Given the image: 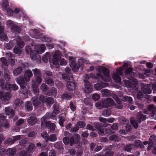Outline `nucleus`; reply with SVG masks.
<instances>
[{
	"label": "nucleus",
	"instance_id": "f257e3e1",
	"mask_svg": "<svg viewBox=\"0 0 156 156\" xmlns=\"http://www.w3.org/2000/svg\"><path fill=\"white\" fill-rule=\"evenodd\" d=\"M34 75L35 76L36 79L32 80V87L34 94L36 95H37L39 93L38 86L41 83L42 79V75L41 73V70L35 68L32 69Z\"/></svg>",
	"mask_w": 156,
	"mask_h": 156
},
{
	"label": "nucleus",
	"instance_id": "f03ea898",
	"mask_svg": "<svg viewBox=\"0 0 156 156\" xmlns=\"http://www.w3.org/2000/svg\"><path fill=\"white\" fill-rule=\"evenodd\" d=\"M96 70L99 72H102L104 75L103 76L101 73H98L97 76L99 78H101L103 80L106 82H109L111 78L109 77V69L107 68L99 66L97 67Z\"/></svg>",
	"mask_w": 156,
	"mask_h": 156
},
{
	"label": "nucleus",
	"instance_id": "7ed1b4c3",
	"mask_svg": "<svg viewBox=\"0 0 156 156\" xmlns=\"http://www.w3.org/2000/svg\"><path fill=\"white\" fill-rule=\"evenodd\" d=\"M17 83L20 86V89L22 90V94L24 95V97H28V94L27 88L28 86L27 85V83H26V81L24 78L22 76H20L16 79Z\"/></svg>",
	"mask_w": 156,
	"mask_h": 156
},
{
	"label": "nucleus",
	"instance_id": "20e7f679",
	"mask_svg": "<svg viewBox=\"0 0 156 156\" xmlns=\"http://www.w3.org/2000/svg\"><path fill=\"white\" fill-rule=\"evenodd\" d=\"M60 56V52L59 51H56L55 54L53 59V64L55 65L56 67L59 66V61L61 65L65 66L67 63L66 61L64 58H61Z\"/></svg>",
	"mask_w": 156,
	"mask_h": 156
},
{
	"label": "nucleus",
	"instance_id": "39448f33",
	"mask_svg": "<svg viewBox=\"0 0 156 156\" xmlns=\"http://www.w3.org/2000/svg\"><path fill=\"white\" fill-rule=\"evenodd\" d=\"M115 105L114 101L111 98H106L103 100L101 102H97L95 105L98 109H101L104 107L108 108Z\"/></svg>",
	"mask_w": 156,
	"mask_h": 156
},
{
	"label": "nucleus",
	"instance_id": "423d86ee",
	"mask_svg": "<svg viewBox=\"0 0 156 156\" xmlns=\"http://www.w3.org/2000/svg\"><path fill=\"white\" fill-rule=\"evenodd\" d=\"M141 90L144 94H150L151 93L152 90L151 88L152 87L153 91H156V83L151 84L150 85L149 84H141Z\"/></svg>",
	"mask_w": 156,
	"mask_h": 156
},
{
	"label": "nucleus",
	"instance_id": "0eeeda50",
	"mask_svg": "<svg viewBox=\"0 0 156 156\" xmlns=\"http://www.w3.org/2000/svg\"><path fill=\"white\" fill-rule=\"evenodd\" d=\"M101 94L104 97H112V98H118L119 96L121 98H131L130 97L124 96L121 93L119 96L114 94L112 92L110 91L107 89H103L101 90Z\"/></svg>",
	"mask_w": 156,
	"mask_h": 156
},
{
	"label": "nucleus",
	"instance_id": "6e6552de",
	"mask_svg": "<svg viewBox=\"0 0 156 156\" xmlns=\"http://www.w3.org/2000/svg\"><path fill=\"white\" fill-rule=\"evenodd\" d=\"M7 26L11 29V31L14 33H19L21 30L20 27L15 25L13 22L8 20L6 22Z\"/></svg>",
	"mask_w": 156,
	"mask_h": 156
},
{
	"label": "nucleus",
	"instance_id": "1a4fd4ad",
	"mask_svg": "<svg viewBox=\"0 0 156 156\" xmlns=\"http://www.w3.org/2000/svg\"><path fill=\"white\" fill-rule=\"evenodd\" d=\"M51 118L55 120L56 119L55 115H54L52 113H47L46 115L41 119V125L42 127H43L44 126L47 125L48 124L46 122V120L47 118Z\"/></svg>",
	"mask_w": 156,
	"mask_h": 156
},
{
	"label": "nucleus",
	"instance_id": "9d476101",
	"mask_svg": "<svg viewBox=\"0 0 156 156\" xmlns=\"http://www.w3.org/2000/svg\"><path fill=\"white\" fill-rule=\"evenodd\" d=\"M65 72L68 75V76H67L66 74L63 73L62 75V77L65 80L68 81L70 80V77L71 78H73V76L72 74L71 73V69L69 68L68 67L66 68L65 69Z\"/></svg>",
	"mask_w": 156,
	"mask_h": 156
},
{
	"label": "nucleus",
	"instance_id": "9b49d317",
	"mask_svg": "<svg viewBox=\"0 0 156 156\" xmlns=\"http://www.w3.org/2000/svg\"><path fill=\"white\" fill-rule=\"evenodd\" d=\"M149 111L151 113V117L154 119H156V108L153 105H150L148 106Z\"/></svg>",
	"mask_w": 156,
	"mask_h": 156
},
{
	"label": "nucleus",
	"instance_id": "f8f14e48",
	"mask_svg": "<svg viewBox=\"0 0 156 156\" xmlns=\"http://www.w3.org/2000/svg\"><path fill=\"white\" fill-rule=\"evenodd\" d=\"M80 139L79 135L75 134L71 138L69 144L71 146H72L74 144H77Z\"/></svg>",
	"mask_w": 156,
	"mask_h": 156
},
{
	"label": "nucleus",
	"instance_id": "ddd939ff",
	"mask_svg": "<svg viewBox=\"0 0 156 156\" xmlns=\"http://www.w3.org/2000/svg\"><path fill=\"white\" fill-rule=\"evenodd\" d=\"M33 75L32 72L30 70H26L24 75V77L26 82H29L30 78L33 76Z\"/></svg>",
	"mask_w": 156,
	"mask_h": 156
},
{
	"label": "nucleus",
	"instance_id": "4468645a",
	"mask_svg": "<svg viewBox=\"0 0 156 156\" xmlns=\"http://www.w3.org/2000/svg\"><path fill=\"white\" fill-rule=\"evenodd\" d=\"M5 88L6 89L9 91L11 90V88L13 90H17L19 89L18 86L16 84H14L11 85L9 82L6 83Z\"/></svg>",
	"mask_w": 156,
	"mask_h": 156
},
{
	"label": "nucleus",
	"instance_id": "2eb2a0df",
	"mask_svg": "<svg viewBox=\"0 0 156 156\" xmlns=\"http://www.w3.org/2000/svg\"><path fill=\"white\" fill-rule=\"evenodd\" d=\"M85 87L84 93L85 94H88L92 91V87L89 82H86L85 83Z\"/></svg>",
	"mask_w": 156,
	"mask_h": 156
},
{
	"label": "nucleus",
	"instance_id": "dca6fc26",
	"mask_svg": "<svg viewBox=\"0 0 156 156\" xmlns=\"http://www.w3.org/2000/svg\"><path fill=\"white\" fill-rule=\"evenodd\" d=\"M40 100L42 101L43 103H45L47 106L50 107L51 104H52L54 102V100L53 98H41Z\"/></svg>",
	"mask_w": 156,
	"mask_h": 156
},
{
	"label": "nucleus",
	"instance_id": "f3484780",
	"mask_svg": "<svg viewBox=\"0 0 156 156\" xmlns=\"http://www.w3.org/2000/svg\"><path fill=\"white\" fill-rule=\"evenodd\" d=\"M45 49V45L43 44H41L40 46L38 45H36L35 47V51L39 54L42 53L44 51Z\"/></svg>",
	"mask_w": 156,
	"mask_h": 156
},
{
	"label": "nucleus",
	"instance_id": "a211bd4d",
	"mask_svg": "<svg viewBox=\"0 0 156 156\" xmlns=\"http://www.w3.org/2000/svg\"><path fill=\"white\" fill-rule=\"evenodd\" d=\"M156 137L154 135H153L151 136L149 139V141L148 143V150H151L153 146L154 142L156 140Z\"/></svg>",
	"mask_w": 156,
	"mask_h": 156
},
{
	"label": "nucleus",
	"instance_id": "6ab92c4d",
	"mask_svg": "<svg viewBox=\"0 0 156 156\" xmlns=\"http://www.w3.org/2000/svg\"><path fill=\"white\" fill-rule=\"evenodd\" d=\"M5 111L6 114L9 116V118H12L14 115L13 110L10 109L9 107L5 108Z\"/></svg>",
	"mask_w": 156,
	"mask_h": 156
},
{
	"label": "nucleus",
	"instance_id": "aec40b11",
	"mask_svg": "<svg viewBox=\"0 0 156 156\" xmlns=\"http://www.w3.org/2000/svg\"><path fill=\"white\" fill-rule=\"evenodd\" d=\"M108 86L107 83H102V84L97 83L94 85V87L97 90H100L102 88L107 87Z\"/></svg>",
	"mask_w": 156,
	"mask_h": 156
},
{
	"label": "nucleus",
	"instance_id": "412c9836",
	"mask_svg": "<svg viewBox=\"0 0 156 156\" xmlns=\"http://www.w3.org/2000/svg\"><path fill=\"white\" fill-rule=\"evenodd\" d=\"M127 67L128 65L126 63L124 64L123 66L121 67L119 69H116V74L119 75H123V73L122 71L123 69V68H126Z\"/></svg>",
	"mask_w": 156,
	"mask_h": 156
},
{
	"label": "nucleus",
	"instance_id": "4be33fe9",
	"mask_svg": "<svg viewBox=\"0 0 156 156\" xmlns=\"http://www.w3.org/2000/svg\"><path fill=\"white\" fill-rule=\"evenodd\" d=\"M9 56V62L11 64V66H12L14 64L15 62L14 61V57L13 56L11 52H9L7 53Z\"/></svg>",
	"mask_w": 156,
	"mask_h": 156
},
{
	"label": "nucleus",
	"instance_id": "5701e85b",
	"mask_svg": "<svg viewBox=\"0 0 156 156\" xmlns=\"http://www.w3.org/2000/svg\"><path fill=\"white\" fill-rule=\"evenodd\" d=\"M57 93V89L54 87H52L51 90L48 93V95L49 96H52L55 97Z\"/></svg>",
	"mask_w": 156,
	"mask_h": 156
},
{
	"label": "nucleus",
	"instance_id": "b1692460",
	"mask_svg": "<svg viewBox=\"0 0 156 156\" xmlns=\"http://www.w3.org/2000/svg\"><path fill=\"white\" fill-rule=\"evenodd\" d=\"M137 119L139 122L140 123L142 121L146 119V116L141 112H139L137 115Z\"/></svg>",
	"mask_w": 156,
	"mask_h": 156
},
{
	"label": "nucleus",
	"instance_id": "393cba45",
	"mask_svg": "<svg viewBox=\"0 0 156 156\" xmlns=\"http://www.w3.org/2000/svg\"><path fill=\"white\" fill-rule=\"evenodd\" d=\"M22 70V68L19 66L13 70V73L15 76H17L21 73Z\"/></svg>",
	"mask_w": 156,
	"mask_h": 156
},
{
	"label": "nucleus",
	"instance_id": "a878e982",
	"mask_svg": "<svg viewBox=\"0 0 156 156\" xmlns=\"http://www.w3.org/2000/svg\"><path fill=\"white\" fill-rule=\"evenodd\" d=\"M67 86L70 90H73L75 87V85L74 83L72 81H68L67 83Z\"/></svg>",
	"mask_w": 156,
	"mask_h": 156
},
{
	"label": "nucleus",
	"instance_id": "bb28decb",
	"mask_svg": "<svg viewBox=\"0 0 156 156\" xmlns=\"http://www.w3.org/2000/svg\"><path fill=\"white\" fill-rule=\"evenodd\" d=\"M82 63L79 62L78 64V63L76 64L75 63L74 65H73V66H70V67L72 68L73 71L76 72L79 69V67H82Z\"/></svg>",
	"mask_w": 156,
	"mask_h": 156
},
{
	"label": "nucleus",
	"instance_id": "cd10ccee",
	"mask_svg": "<svg viewBox=\"0 0 156 156\" xmlns=\"http://www.w3.org/2000/svg\"><path fill=\"white\" fill-rule=\"evenodd\" d=\"M119 75L116 73H113L112 77L113 79L116 82L119 83L121 80V78Z\"/></svg>",
	"mask_w": 156,
	"mask_h": 156
},
{
	"label": "nucleus",
	"instance_id": "c85d7f7f",
	"mask_svg": "<svg viewBox=\"0 0 156 156\" xmlns=\"http://www.w3.org/2000/svg\"><path fill=\"white\" fill-rule=\"evenodd\" d=\"M4 76L6 81H9V80L10 78L9 72L7 69H4Z\"/></svg>",
	"mask_w": 156,
	"mask_h": 156
},
{
	"label": "nucleus",
	"instance_id": "c756f323",
	"mask_svg": "<svg viewBox=\"0 0 156 156\" xmlns=\"http://www.w3.org/2000/svg\"><path fill=\"white\" fill-rule=\"evenodd\" d=\"M37 120L36 117H30L28 120L29 124L31 125H34L37 122Z\"/></svg>",
	"mask_w": 156,
	"mask_h": 156
},
{
	"label": "nucleus",
	"instance_id": "7c9ffc66",
	"mask_svg": "<svg viewBox=\"0 0 156 156\" xmlns=\"http://www.w3.org/2000/svg\"><path fill=\"white\" fill-rule=\"evenodd\" d=\"M35 147L34 145L33 144H31L29 146L28 150L27 153V156L30 155L32 154V151L33 150Z\"/></svg>",
	"mask_w": 156,
	"mask_h": 156
},
{
	"label": "nucleus",
	"instance_id": "2f4dec72",
	"mask_svg": "<svg viewBox=\"0 0 156 156\" xmlns=\"http://www.w3.org/2000/svg\"><path fill=\"white\" fill-rule=\"evenodd\" d=\"M16 150L14 148H9L6 151V153L9 156H13L16 153Z\"/></svg>",
	"mask_w": 156,
	"mask_h": 156
},
{
	"label": "nucleus",
	"instance_id": "473e14b6",
	"mask_svg": "<svg viewBox=\"0 0 156 156\" xmlns=\"http://www.w3.org/2000/svg\"><path fill=\"white\" fill-rule=\"evenodd\" d=\"M17 44L18 47L21 48H23L24 46V44L23 41H21L20 37H18L16 40Z\"/></svg>",
	"mask_w": 156,
	"mask_h": 156
},
{
	"label": "nucleus",
	"instance_id": "72a5a7b5",
	"mask_svg": "<svg viewBox=\"0 0 156 156\" xmlns=\"http://www.w3.org/2000/svg\"><path fill=\"white\" fill-rule=\"evenodd\" d=\"M45 82L48 85L52 86L54 85V83L53 80L51 78H46L44 79Z\"/></svg>",
	"mask_w": 156,
	"mask_h": 156
},
{
	"label": "nucleus",
	"instance_id": "f704fd0d",
	"mask_svg": "<svg viewBox=\"0 0 156 156\" xmlns=\"http://www.w3.org/2000/svg\"><path fill=\"white\" fill-rule=\"evenodd\" d=\"M115 100L117 104H118V105H115V107L119 109H121L122 107V102L119 98H115Z\"/></svg>",
	"mask_w": 156,
	"mask_h": 156
},
{
	"label": "nucleus",
	"instance_id": "c9c22d12",
	"mask_svg": "<svg viewBox=\"0 0 156 156\" xmlns=\"http://www.w3.org/2000/svg\"><path fill=\"white\" fill-rule=\"evenodd\" d=\"M25 107L26 109L28 111H31L33 109V106L30 101H27L25 105Z\"/></svg>",
	"mask_w": 156,
	"mask_h": 156
},
{
	"label": "nucleus",
	"instance_id": "e433bc0d",
	"mask_svg": "<svg viewBox=\"0 0 156 156\" xmlns=\"http://www.w3.org/2000/svg\"><path fill=\"white\" fill-rule=\"evenodd\" d=\"M8 5L9 3L8 1L7 0H3L2 4V7L3 10H5Z\"/></svg>",
	"mask_w": 156,
	"mask_h": 156
},
{
	"label": "nucleus",
	"instance_id": "4c0bfd02",
	"mask_svg": "<svg viewBox=\"0 0 156 156\" xmlns=\"http://www.w3.org/2000/svg\"><path fill=\"white\" fill-rule=\"evenodd\" d=\"M30 57L32 60H36L37 58V59L40 61V58L38 57V56H39V55H37L36 53H34L33 52L30 53Z\"/></svg>",
	"mask_w": 156,
	"mask_h": 156
},
{
	"label": "nucleus",
	"instance_id": "58836bf2",
	"mask_svg": "<svg viewBox=\"0 0 156 156\" xmlns=\"http://www.w3.org/2000/svg\"><path fill=\"white\" fill-rule=\"evenodd\" d=\"M10 94L9 92H6L4 94V92L2 91L0 92V98H10Z\"/></svg>",
	"mask_w": 156,
	"mask_h": 156
},
{
	"label": "nucleus",
	"instance_id": "ea45409f",
	"mask_svg": "<svg viewBox=\"0 0 156 156\" xmlns=\"http://www.w3.org/2000/svg\"><path fill=\"white\" fill-rule=\"evenodd\" d=\"M50 54L49 53H47L45 55L43 56L42 59L44 62L46 63L48 62V60L50 59Z\"/></svg>",
	"mask_w": 156,
	"mask_h": 156
},
{
	"label": "nucleus",
	"instance_id": "a19ab883",
	"mask_svg": "<svg viewBox=\"0 0 156 156\" xmlns=\"http://www.w3.org/2000/svg\"><path fill=\"white\" fill-rule=\"evenodd\" d=\"M57 140L56 135L55 134H52L49 136V140L51 142H54Z\"/></svg>",
	"mask_w": 156,
	"mask_h": 156
},
{
	"label": "nucleus",
	"instance_id": "79ce46f5",
	"mask_svg": "<svg viewBox=\"0 0 156 156\" xmlns=\"http://www.w3.org/2000/svg\"><path fill=\"white\" fill-rule=\"evenodd\" d=\"M111 113V112L110 110H105L102 112V115L104 116L108 117L109 116Z\"/></svg>",
	"mask_w": 156,
	"mask_h": 156
},
{
	"label": "nucleus",
	"instance_id": "37998d69",
	"mask_svg": "<svg viewBox=\"0 0 156 156\" xmlns=\"http://www.w3.org/2000/svg\"><path fill=\"white\" fill-rule=\"evenodd\" d=\"M130 121L131 124L135 128L137 129L138 127V125L137 122H135L134 120V119L131 118L130 119Z\"/></svg>",
	"mask_w": 156,
	"mask_h": 156
},
{
	"label": "nucleus",
	"instance_id": "c03bdc74",
	"mask_svg": "<svg viewBox=\"0 0 156 156\" xmlns=\"http://www.w3.org/2000/svg\"><path fill=\"white\" fill-rule=\"evenodd\" d=\"M38 98H32L31 99V101L33 102V104L35 106L38 105L40 103L38 100L39 99H38Z\"/></svg>",
	"mask_w": 156,
	"mask_h": 156
},
{
	"label": "nucleus",
	"instance_id": "a18cd8bd",
	"mask_svg": "<svg viewBox=\"0 0 156 156\" xmlns=\"http://www.w3.org/2000/svg\"><path fill=\"white\" fill-rule=\"evenodd\" d=\"M132 80L133 83H131L132 85H129V86H131L132 88H134L136 87V85L138 83V81L135 79L133 78Z\"/></svg>",
	"mask_w": 156,
	"mask_h": 156
},
{
	"label": "nucleus",
	"instance_id": "49530a36",
	"mask_svg": "<svg viewBox=\"0 0 156 156\" xmlns=\"http://www.w3.org/2000/svg\"><path fill=\"white\" fill-rule=\"evenodd\" d=\"M41 135L46 141H48L49 140L48 135L46 132H44L42 133H41Z\"/></svg>",
	"mask_w": 156,
	"mask_h": 156
},
{
	"label": "nucleus",
	"instance_id": "de8ad7c7",
	"mask_svg": "<svg viewBox=\"0 0 156 156\" xmlns=\"http://www.w3.org/2000/svg\"><path fill=\"white\" fill-rule=\"evenodd\" d=\"M75 58L73 57H69V63L70 66H73L75 65Z\"/></svg>",
	"mask_w": 156,
	"mask_h": 156
},
{
	"label": "nucleus",
	"instance_id": "09e8293b",
	"mask_svg": "<svg viewBox=\"0 0 156 156\" xmlns=\"http://www.w3.org/2000/svg\"><path fill=\"white\" fill-rule=\"evenodd\" d=\"M109 139L111 140H112L116 142H117L119 140V139L117 136L115 135H112L110 136L109 137Z\"/></svg>",
	"mask_w": 156,
	"mask_h": 156
},
{
	"label": "nucleus",
	"instance_id": "8fccbe9b",
	"mask_svg": "<svg viewBox=\"0 0 156 156\" xmlns=\"http://www.w3.org/2000/svg\"><path fill=\"white\" fill-rule=\"evenodd\" d=\"M14 143L13 139H12L11 138H9L7 139V140L5 142V144L8 145H11L13 144Z\"/></svg>",
	"mask_w": 156,
	"mask_h": 156
},
{
	"label": "nucleus",
	"instance_id": "3c124183",
	"mask_svg": "<svg viewBox=\"0 0 156 156\" xmlns=\"http://www.w3.org/2000/svg\"><path fill=\"white\" fill-rule=\"evenodd\" d=\"M48 127H49V129H50V131H53L55 129V124L53 123H51L49 122L48 123Z\"/></svg>",
	"mask_w": 156,
	"mask_h": 156
},
{
	"label": "nucleus",
	"instance_id": "603ef678",
	"mask_svg": "<svg viewBox=\"0 0 156 156\" xmlns=\"http://www.w3.org/2000/svg\"><path fill=\"white\" fill-rule=\"evenodd\" d=\"M43 37L41 38V39L42 41L45 42H49L50 41V39L47 36L43 35Z\"/></svg>",
	"mask_w": 156,
	"mask_h": 156
},
{
	"label": "nucleus",
	"instance_id": "864d4df0",
	"mask_svg": "<svg viewBox=\"0 0 156 156\" xmlns=\"http://www.w3.org/2000/svg\"><path fill=\"white\" fill-rule=\"evenodd\" d=\"M54 113L55 115L59 113L58 110V105H55L54 106Z\"/></svg>",
	"mask_w": 156,
	"mask_h": 156
},
{
	"label": "nucleus",
	"instance_id": "5fc2aeb1",
	"mask_svg": "<svg viewBox=\"0 0 156 156\" xmlns=\"http://www.w3.org/2000/svg\"><path fill=\"white\" fill-rule=\"evenodd\" d=\"M41 89L43 92H46L48 89L47 85L44 83H43L41 87Z\"/></svg>",
	"mask_w": 156,
	"mask_h": 156
},
{
	"label": "nucleus",
	"instance_id": "6e6d98bb",
	"mask_svg": "<svg viewBox=\"0 0 156 156\" xmlns=\"http://www.w3.org/2000/svg\"><path fill=\"white\" fill-rule=\"evenodd\" d=\"M76 125L79 128H82L84 127L85 126V124L83 122H77Z\"/></svg>",
	"mask_w": 156,
	"mask_h": 156
},
{
	"label": "nucleus",
	"instance_id": "4d7b16f0",
	"mask_svg": "<svg viewBox=\"0 0 156 156\" xmlns=\"http://www.w3.org/2000/svg\"><path fill=\"white\" fill-rule=\"evenodd\" d=\"M65 121V118L62 116L59 117V123L60 125L62 126H63V123Z\"/></svg>",
	"mask_w": 156,
	"mask_h": 156
},
{
	"label": "nucleus",
	"instance_id": "13d9d810",
	"mask_svg": "<svg viewBox=\"0 0 156 156\" xmlns=\"http://www.w3.org/2000/svg\"><path fill=\"white\" fill-rule=\"evenodd\" d=\"M98 130V133L101 135H103L104 133V131L103 128L101 126H99V127L97 128Z\"/></svg>",
	"mask_w": 156,
	"mask_h": 156
},
{
	"label": "nucleus",
	"instance_id": "bf43d9fd",
	"mask_svg": "<svg viewBox=\"0 0 156 156\" xmlns=\"http://www.w3.org/2000/svg\"><path fill=\"white\" fill-rule=\"evenodd\" d=\"M14 52L15 54H18L19 55L21 53V50L17 47H15L14 48Z\"/></svg>",
	"mask_w": 156,
	"mask_h": 156
},
{
	"label": "nucleus",
	"instance_id": "052dcab7",
	"mask_svg": "<svg viewBox=\"0 0 156 156\" xmlns=\"http://www.w3.org/2000/svg\"><path fill=\"white\" fill-rule=\"evenodd\" d=\"M119 120L120 121H122V123L125 125L127 124L128 122V121L127 120L123 117L120 118Z\"/></svg>",
	"mask_w": 156,
	"mask_h": 156
},
{
	"label": "nucleus",
	"instance_id": "680f3d73",
	"mask_svg": "<svg viewBox=\"0 0 156 156\" xmlns=\"http://www.w3.org/2000/svg\"><path fill=\"white\" fill-rule=\"evenodd\" d=\"M25 51L28 54H30V53L33 52L31 50L30 46H27L25 48Z\"/></svg>",
	"mask_w": 156,
	"mask_h": 156
},
{
	"label": "nucleus",
	"instance_id": "e2e57ef3",
	"mask_svg": "<svg viewBox=\"0 0 156 156\" xmlns=\"http://www.w3.org/2000/svg\"><path fill=\"white\" fill-rule=\"evenodd\" d=\"M22 103V101L19 98H16L15 101V105L16 106L19 105L21 104Z\"/></svg>",
	"mask_w": 156,
	"mask_h": 156
},
{
	"label": "nucleus",
	"instance_id": "0e129e2a",
	"mask_svg": "<svg viewBox=\"0 0 156 156\" xmlns=\"http://www.w3.org/2000/svg\"><path fill=\"white\" fill-rule=\"evenodd\" d=\"M63 141L64 144L67 145L69 142V138L67 136L64 137L63 139Z\"/></svg>",
	"mask_w": 156,
	"mask_h": 156
},
{
	"label": "nucleus",
	"instance_id": "69168bd1",
	"mask_svg": "<svg viewBox=\"0 0 156 156\" xmlns=\"http://www.w3.org/2000/svg\"><path fill=\"white\" fill-rule=\"evenodd\" d=\"M44 73L48 76H51L52 75V73L50 71L44 70L43 71Z\"/></svg>",
	"mask_w": 156,
	"mask_h": 156
},
{
	"label": "nucleus",
	"instance_id": "338daca9",
	"mask_svg": "<svg viewBox=\"0 0 156 156\" xmlns=\"http://www.w3.org/2000/svg\"><path fill=\"white\" fill-rule=\"evenodd\" d=\"M7 12L9 16H12L13 14V11L12 9L9 8L7 10Z\"/></svg>",
	"mask_w": 156,
	"mask_h": 156
},
{
	"label": "nucleus",
	"instance_id": "774afa93",
	"mask_svg": "<svg viewBox=\"0 0 156 156\" xmlns=\"http://www.w3.org/2000/svg\"><path fill=\"white\" fill-rule=\"evenodd\" d=\"M141 144V142L140 140H136L134 144L136 147H139V146L141 147V145H142Z\"/></svg>",
	"mask_w": 156,
	"mask_h": 156
}]
</instances>
